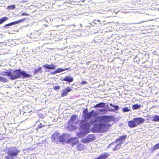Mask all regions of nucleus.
Segmentation results:
<instances>
[{"label": "nucleus", "instance_id": "nucleus-41", "mask_svg": "<svg viewBox=\"0 0 159 159\" xmlns=\"http://www.w3.org/2000/svg\"><path fill=\"white\" fill-rule=\"evenodd\" d=\"M107 108H108L109 107H108V106L107 105Z\"/></svg>", "mask_w": 159, "mask_h": 159}, {"label": "nucleus", "instance_id": "nucleus-14", "mask_svg": "<svg viewBox=\"0 0 159 159\" xmlns=\"http://www.w3.org/2000/svg\"><path fill=\"white\" fill-rule=\"evenodd\" d=\"M62 80L66 81L69 83L72 82L73 80V78L71 76H67L64 77Z\"/></svg>", "mask_w": 159, "mask_h": 159}, {"label": "nucleus", "instance_id": "nucleus-38", "mask_svg": "<svg viewBox=\"0 0 159 159\" xmlns=\"http://www.w3.org/2000/svg\"><path fill=\"white\" fill-rule=\"evenodd\" d=\"M91 62L90 61H87L86 62V64H88V63H90Z\"/></svg>", "mask_w": 159, "mask_h": 159}, {"label": "nucleus", "instance_id": "nucleus-11", "mask_svg": "<svg viewBox=\"0 0 159 159\" xmlns=\"http://www.w3.org/2000/svg\"><path fill=\"white\" fill-rule=\"evenodd\" d=\"M25 19V18H23L22 19L19 20H17V21H14V22H12L7 24L5 25L4 27H7V26H11V25H14L15 24H17L18 23H21V22H23Z\"/></svg>", "mask_w": 159, "mask_h": 159}, {"label": "nucleus", "instance_id": "nucleus-7", "mask_svg": "<svg viewBox=\"0 0 159 159\" xmlns=\"http://www.w3.org/2000/svg\"><path fill=\"white\" fill-rule=\"evenodd\" d=\"M95 139V137L93 134L89 135L86 137V138L84 140H82L83 142L84 143H87L89 142L94 140Z\"/></svg>", "mask_w": 159, "mask_h": 159}, {"label": "nucleus", "instance_id": "nucleus-3", "mask_svg": "<svg viewBox=\"0 0 159 159\" xmlns=\"http://www.w3.org/2000/svg\"><path fill=\"white\" fill-rule=\"evenodd\" d=\"M67 136L66 134L61 135L58 132L55 131L52 135L51 140L53 142L58 143L60 142H63L65 141Z\"/></svg>", "mask_w": 159, "mask_h": 159}, {"label": "nucleus", "instance_id": "nucleus-26", "mask_svg": "<svg viewBox=\"0 0 159 159\" xmlns=\"http://www.w3.org/2000/svg\"><path fill=\"white\" fill-rule=\"evenodd\" d=\"M144 11H138L137 12L139 13H141V14H143V15H153L147 14L146 12H143Z\"/></svg>", "mask_w": 159, "mask_h": 159}, {"label": "nucleus", "instance_id": "nucleus-35", "mask_svg": "<svg viewBox=\"0 0 159 159\" xmlns=\"http://www.w3.org/2000/svg\"><path fill=\"white\" fill-rule=\"evenodd\" d=\"M98 111H101V112H103V111H106V109H98Z\"/></svg>", "mask_w": 159, "mask_h": 159}, {"label": "nucleus", "instance_id": "nucleus-10", "mask_svg": "<svg viewBox=\"0 0 159 159\" xmlns=\"http://www.w3.org/2000/svg\"><path fill=\"white\" fill-rule=\"evenodd\" d=\"M71 91V89L70 87H67L62 90L61 93V97H63L66 96L67 94Z\"/></svg>", "mask_w": 159, "mask_h": 159}, {"label": "nucleus", "instance_id": "nucleus-9", "mask_svg": "<svg viewBox=\"0 0 159 159\" xmlns=\"http://www.w3.org/2000/svg\"><path fill=\"white\" fill-rule=\"evenodd\" d=\"M34 126L35 127L37 128V129L38 130V129L44 127L45 124L43 121H41L40 122V121H37L36 123L35 124Z\"/></svg>", "mask_w": 159, "mask_h": 159}, {"label": "nucleus", "instance_id": "nucleus-6", "mask_svg": "<svg viewBox=\"0 0 159 159\" xmlns=\"http://www.w3.org/2000/svg\"><path fill=\"white\" fill-rule=\"evenodd\" d=\"M77 116L75 115L71 116L68 122V125L72 127L73 129L75 128V122L74 123V122L76 120Z\"/></svg>", "mask_w": 159, "mask_h": 159}, {"label": "nucleus", "instance_id": "nucleus-21", "mask_svg": "<svg viewBox=\"0 0 159 159\" xmlns=\"http://www.w3.org/2000/svg\"><path fill=\"white\" fill-rule=\"evenodd\" d=\"M77 149L79 151H82L84 149V146L82 144H80L77 147Z\"/></svg>", "mask_w": 159, "mask_h": 159}, {"label": "nucleus", "instance_id": "nucleus-37", "mask_svg": "<svg viewBox=\"0 0 159 159\" xmlns=\"http://www.w3.org/2000/svg\"><path fill=\"white\" fill-rule=\"evenodd\" d=\"M86 83H87V82L85 81H83L81 83L83 85H84L85 84H86Z\"/></svg>", "mask_w": 159, "mask_h": 159}, {"label": "nucleus", "instance_id": "nucleus-20", "mask_svg": "<svg viewBox=\"0 0 159 159\" xmlns=\"http://www.w3.org/2000/svg\"><path fill=\"white\" fill-rule=\"evenodd\" d=\"M141 106V105L139 104H136L133 105L132 107V108L133 110L137 109L140 108Z\"/></svg>", "mask_w": 159, "mask_h": 159}, {"label": "nucleus", "instance_id": "nucleus-4", "mask_svg": "<svg viewBox=\"0 0 159 159\" xmlns=\"http://www.w3.org/2000/svg\"><path fill=\"white\" fill-rule=\"evenodd\" d=\"M20 152V150L17 149L16 147L9 148L7 150L8 154L5 156V158L6 159H14L16 157Z\"/></svg>", "mask_w": 159, "mask_h": 159}, {"label": "nucleus", "instance_id": "nucleus-19", "mask_svg": "<svg viewBox=\"0 0 159 159\" xmlns=\"http://www.w3.org/2000/svg\"><path fill=\"white\" fill-rule=\"evenodd\" d=\"M10 71L9 72L7 71H3L0 73V75H2L7 76L10 77Z\"/></svg>", "mask_w": 159, "mask_h": 159}, {"label": "nucleus", "instance_id": "nucleus-1", "mask_svg": "<svg viewBox=\"0 0 159 159\" xmlns=\"http://www.w3.org/2000/svg\"><path fill=\"white\" fill-rule=\"evenodd\" d=\"M83 116L84 121L81 125V127L86 131L89 129L90 125H93L92 131L94 132H103L106 131L109 128V124H108L110 122L111 119L110 116H101L91 119L89 122L87 121L92 117L96 116L97 113L95 111L92 110L91 112H88L87 110H84L83 111Z\"/></svg>", "mask_w": 159, "mask_h": 159}, {"label": "nucleus", "instance_id": "nucleus-18", "mask_svg": "<svg viewBox=\"0 0 159 159\" xmlns=\"http://www.w3.org/2000/svg\"><path fill=\"white\" fill-rule=\"evenodd\" d=\"M158 148H159V143L152 147L150 150H151V152H152Z\"/></svg>", "mask_w": 159, "mask_h": 159}, {"label": "nucleus", "instance_id": "nucleus-12", "mask_svg": "<svg viewBox=\"0 0 159 159\" xmlns=\"http://www.w3.org/2000/svg\"><path fill=\"white\" fill-rule=\"evenodd\" d=\"M43 66L44 68L54 70L56 68L57 66L53 64H51V65L46 64L45 65H43Z\"/></svg>", "mask_w": 159, "mask_h": 159}, {"label": "nucleus", "instance_id": "nucleus-23", "mask_svg": "<svg viewBox=\"0 0 159 159\" xmlns=\"http://www.w3.org/2000/svg\"><path fill=\"white\" fill-rule=\"evenodd\" d=\"M7 19H8L6 17H4L1 18L0 19V25L2 23L5 21Z\"/></svg>", "mask_w": 159, "mask_h": 159}, {"label": "nucleus", "instance_id": "nucleus-39", "mask_svg": "<svg viewBox=\"0 0 159 159\" xmlns=\"http://www.w3.org/2000/svg\"><path fill=\"white\" fill-rule=\"evenodd\" d=\"M120 11H119L118 12H116V11H114V12H115V13H117L118 12H119Z\"/></svg>", "mask_w": 159, "mask_h": 159}, {"label": "nucleus", "instance_id": "nucleus-33", "mask_svg": "<svg viewBox=\"0 0 159 159\" xmlns=\"http://www.w3.org/2000/svg\"><path fill=\"white\" fill-rule=\"evenodd\" d=\"M107 111H113V112H114L115 111V109L112 108L111 107L110 109H108Z\"/></svg>", "mask_w": 159, "mask_h": 159}, {"label": "nucleus", "instance_id": "nucleus-24", "mask_svg": "<svg viewBox=\"0 0 159 159\" xmlns=\"http://www.w3.org/2000/svg\"><path fill=\"white\" fill-rule=\"evenodd\" d=\"M0 81L3 82L5 83L8 81V80L6 77L0 76Z\"/></svg>", "mask_w": 159, "mask_h": 159}, {"label": "nucleus", "instance_id": "nucleus-31", "mask_svg": "<svg viewBox=\"0 0 159 159\" xmlns=\"http://www.w3.org/2000/svg\"><path fill=\"white\" fill-rule=\"evenodd\" d=\"M129 110L128 109V107H124L123 109V111L125 112H128Z\"/></svg>", "mask_w": 159, "mask_h": 159}, {"label": "nucleus", "instance_id": "nucleus-17", "mask_svg": "<svg viewBox=\"0 0 159 159\" xmlns=\"http://www.w3.org/2000/svg\"><path fill=\"white\" fill-rule=\"evenodd\" d=\"M105 103L101 102L97 104L94 107L95 108H97L98 107H105Z\"/></svg>", "mask_w": 159, "mask_h": 159}, {"label": "nucleus", "instance_id": "nucleus-36", "mask_svg": "<svg viewBox=\"0 0 159 159\" xmlns=\"http://www.w3.org/2000/svg\"><path fill=\"white\" fill-rule=\"evenodd\" d=\"M57 73L56 70L55 71L51 73V74L52 75H55Z\"/></svg>", "mask_w": 159, "mask_h": 159}, {"label": "nucleus", "instance_id": "nucleus-15", "mask_svg": "<svg viewBox=\"0 0 159 159\" xmlns=\"http://www.w3.org/2000/svg\"><path fill=\"white\" fill-rule=\"evenodd\" d=\"M120 144L121 143H119L118 142H116V143H114L112 144H111V143L109 145L111 146L112 145H116L115 147L113 148V150L114 151H116L119 149L120 148Z\"/></svg>", "mask_w": 159, "mask_h": 159}, {"label": "nucleus", "instance_id": "nucleus-42", "mask_svg": "<svg viewBox=\"0 0 159 159\" xmlns=\"http://www.w3.org/2000/svg\"><path fill=\"white\" fill-rule=\"evenodd\" d=\"M85 0H83V2H84Z\"/></svg>", "mask_w": 159, "mask_h": 159}, {"label": "nucleus", "instance_id": "nucleus-5", "mask_svg": "<svg viewBox=\"0 0 159 159\" xmlns=\"http://www.w3.org/2000/svg\"><path fill=\"white\" fill-rule=\"evenodd\" d=\"M145 120V119L142 117L134 118L132 120L128 121V125L131 128L135 127L137 125L142 124Z\"/></svg>", "mask_w": 159, "mask_h": 159}, {"label": "nucleus", "instance_id": "nucleus-34", "mask_svg": "<svg viewBox=\"0 0 159 159\" xmlns=\"http://www.w3.org/2000/svg\"><path fill=\"white\" fill-rule=\"evenodd\" d=\"M60 89V87L59 86H56L54 87V89L56 90H58Z\"/></svg>", "mask_w": 159, "mask_h": 159}, {"label": "nucleus", "instance_id": "nucleus-29", "mask_svg": "<svg viewBox=\"0 0 159 159\" xmlns=\"http://www.w3.org/2000/svg\"><path fill=\"white\" fill-rule=\"evenodd\" d=\"M86 133H80L78 134V136L79 138H81L84 136L85 134H86Z\"/></svg>", "mask_w": 159, "mask_h": 159}, {"label": "nucleus", "instance_id": "nucleus-8", "mask_svg": "<svg viewBox=\"0 0 159 159\" xmlns=\"http://www.w3.org/2000/svg\"><path fill=\"white\" fill-rule=\"evenodd\" d=\"M78 141V139L76 137H74L70 138V139L68 140L67 143H71L72 144V146L76 143Z\"/></svg>", "mask_w": 159, "mask_h": 159}, {"label": "nucleus", "instance_id": "nucleus-16", "mask_svg": "<svg viewBox=\"0 0 159 159\" xmlns=\"http://www.w3.org/2000/svg\"><path fill=\"white\" fill-rule=\"evenodd\" d=\"M16 11H14L13 12V13L14 14H15V15H16V16H24V15L28 16V15H29V14H27V13H21V12H20V13H18Z\"/></svg>", "mask_w": 159, "mask_h": 159}, {"label": "nucleus", "instance_id": "nucleus-25", "mask_svg": "<svg viewBox=\"0 0 159 159\" xmlns=\"http://www.w3.org/2000/svg\"><path fill=\"white\" fill-rule=\"evenodd\" d=\"M110 106H112L114 108V109H115V111H117L119 109V107L118 105H114L111 103L110 104Z\"/></svg>", "mask_w": 159, "mask_h": 159}, {"label": "nucleus", "instance_id": "nucleus-27", "mask_svg": "<svg viewBox=\"0 0 159 159\" xmlns=\"http://www.w3.org/2000/svg\"><path fill=\"white\" fill-rule=\"evenodd\" d=\"M67 69H62V68H58V69H56V71L57 73H58L64 71V70H67Z\"/></svg>", "mask_w": 159, "mask_h": 159}, {"label": "nucleus", "instance_id": "nucleus-22", "mask_svg": "<svg viewBox=\"0 0 159 159\" xmlns=\"http://www.w3.org/2000/svg\"><path fill=\"white\" fill-rule=\"evenodd\" d=\"M152 121H159V116L156 115L154 116H153L152 118Z\"/></svg>", "mask_w": 159, "mask_h": 159}, {"label": "nucleus", "instance_id": "nucleus-43", "mask_svg": "<svg viewBox=\"0 0 159 159\" xmlns=\"http://www.w3.org/2000/svg\"><path fill=\"white\" fill-rule=\"evenodd\" d=\"M129 13V12H127V13Z\"/></svg>", "mask_w": 159, "mask_h": 159}, {"label": "nucleus", "instance_id": "nucleus-32", "mask_svg": "<svg viewBox=\"0 0 159 159\" xmlns=\"http://www.w3.org/2000/svg\"><path fill=\"white\" fill-rule=\"evenodd\" d=\"M108 11H101L99 12L101 14H105L107 12H108Z\"/></svg>", "mask_w": 159, "mask_h": 159}, {"label": "nucleus", "instance_id": "nucleus-28", "mask_svg": "<svg viewBox=\"0 0 159 159\" xmlns=\"http://www.w3.org/2000/svg\"><path fill=\"white\" fill-rule=\"evenodd\" d=\"M39 72H40V73L42 72V68L41 67H39L38 69L35 70L34 73L35 74H37Z\"/></svg>", "mask_w": 159, "mask_h": 159}, {"label": "nucleus", "instance_id": "nucleus-40", "mask_svg": "<svg viewBox=\"0 0 159 159\" xmlns=\"http://www.w3.org/2000/svg\"><path fill=\"white\" fill-rule=\"evenodd\" d=\"M143 21H142V22H139V23H138V24H140V23H142V22H143Z\"/></svg>", "mask_w": 159, "mask_h": 159}, {"label": "nucleus", "instance_id": "nucleus-13", "mask_svg": "<svg viewBox=\"0 0 159 159\" xmlns=\"http://www.w3.org/2000/svg\"><path fill=\"white\" fill-rule=\"evenodd\" d=\"M126 137L127 136L126 135H125L123 136H120V138L116 140V141L113 142L112 143H111V144H113L114 143H116V142H118L119 143H121V141L122 140H125Z\"/></svg>", "mask_w": 159, "mask_h": 159}, {"label": "nucleus", "instance_id": "nucleus-2", "mask_svg": "<svg viewBox=\"0 0 159 159\" xmlns=\"http://www.w3.org/2000/svg\"><path fill=\"white\" fill-rule=\"evenodd\" d=\"M9 79L14 80L22 77L23 78H29L30 75L24 71H22L20 69L10 70Z\"/></svg>", "mask_w": 159, "mask_h": 159}, {"label": "nucleus", "instance_id": "nucleus-30", "mask_svg": "<svg viewBox=\"0 0 159 159\" xmlns=\"http://www.w3.org/2000/svg\"><path fill=\"white\" fill-rule=\"evenodd\" d=\"M15 6L14 5H11V6H8L7 9L9 10H12L15 9Z\"/></svg>", "mask_w": 159, "mask_h": 159}]
</instances>
